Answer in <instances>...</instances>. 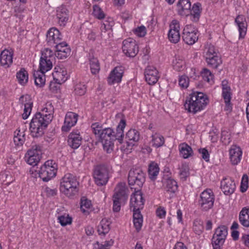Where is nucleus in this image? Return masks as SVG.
Segmentation results:
<instances>
[{
    "label": "nucleus",
    "mask_w": 249,
    "mask_h": 249,
    "mask_svg": "<svg viewBox=\"0 0 249 249\" xmlns=\"http://www.w3.org/2000/svg\"><path fill=\"white\" fill-rule=\"evenodd\" d=\"M126 126L125 120H121L114 131L110 127L104 128L98 136L102 142L104 150L107 153H111L114 148L113 141L117 140L120 143H122L124 137V128Z\"/></svg>",
    "instance_id": "f257e3e1"
},
{
    "label": "nucleus",
    "mask_w": 249,
    "mask_h": 249,
    "mask_svg": "<svg viewBox=\"0 0 249 249\" xmlns=\"http://www.w3.org/2000/svg\"><path fill=\"white\" fill-rule=\"evenodd\" d=\"M209 102V100L206 94L196 91L189 94L184 107L189 112L196 114L204 109Z\"/></svg>",
    "instance_id": "f03ea898"
},
{
    "label": "nucleus",
    "mask_w": 249,
    "mask_h": 249,
    "mask_svg": "<svg viewBox=\"0 0 249 249\" xmlns=\"http://www.w3.org/2000/svg\"><path fill=\"white\" fill-rule=\"evenodd\" d=\"M78 185L76 177L67 173L61 179L60 190L67 197H71L78 192Z\"/></svg>",
    "instance_id": "7ed1b4c3"
},
{
    "label": "nucleus",
    "mask_w": 249,
    "mask_h": 249,
    "mask_svg": "<svg viewBox=\"0 0 249 249\" xmlns=\"http://www.w3.org/2000/svg\"><path fill=\"white\" fill-rule=\"evenodd\" d=\"M50 123L41 114L38 112L36 113L30 124L31 135L34 138L42 136L44 134V129Z\"/></svg>",
    "instance_id": "20e7f679"
},
{
    "label": "nucleus",
    "mask_w": 249,
    "mask_h": 249,
    "mask_svg": "<svg viewBox=\"0 0 249 249\" xmlns=\"http://www.w3.org/2000/svg\"><path fill=\"white\" fill-rule=\"evenodd\" d=\"M57 170L56 162L53 160H48L40 167L37 174L43 181L48 182L56 176Z\"/></svg>",
    "instance_id": "39448f33"
},
{
    "label": "nucleus",
    "mask_w": 249,
    "mask_h": 249,
    "mask_svg": "<svg viewBox=\"0 0 249 249\" xmlns=\"http://www.w3.org/2000/svg\"><path fill=\"white\" fill-rule=\"evenodd\" d=\"M215 200V196L211 189H206L200 195L198 205L203 212H207L212 209Z\"/></svg>",
    "instance_id": "423d86ee"
},
{
    "label": "nucleus",
    "mask_w": 249,
    "mask_h": 249,
    "mask_svg": "<svg viewBox=\"0 0 249 249\" xmlns=\"http://www.w3.org/2000/svg\"><path fill=\"white\" fill-rule=\"evenodd\" d=\"M54 59L53 52L49 48H45L41 52L39 60V71L47 72L53 68V61Z\"/></svg>",
    "instance_id": "0eeeda50"
},
{
    "label": "nucleus",
    "mask_w": 249,
    "mask_h": 249,
    "mask_svg": "<svg viewBox=\"0 0 249 249\" xmlns=\"http://www.w3.org/2000/svg\"><path fill=\"white\" fill-rule=\"evenodd\" d=\"M128 182L130 186H137L135 189H139L142 186L145 182V174L141 169H131L129 172Z\"/></svg>",
    "instance_id": "6e6552de"
},
{
    "label": "nucleus",
    "mask_w": 249,
    "mask_h": 249,
    "mask_svg": "<svg viewBox=\"0 0 249 249\" xmlns=\"http://www.w3.org/2000/svg\"><path fill=\"white\" fill-rule=\"evenodd\" d=\"M228 235V228L221 225L215 230L212 238V245L213 249H221Z\"/></svg>",
    "instance_id": "1a4fd4ad"
},
{
    "label": "nucleus",
    "mask_w": 249,
    "mask_h": 249,
    "mask_svg": "<svg viewBox=\"0 0 249 249\" xmlns=\"http://www.w3.org/2000/svg\"><path fill=\"white\" fill-rule=\"evenodd\" d=\"M182 37L186 44L193 45L198 39L197 31L193 25H187L183 30Z\"/></svg>",
    "instance_id": "9d476101"
},
{
    "label": "nucleus",
    "mask_w": 249,
    "mask_h": 249,
    "mask_svg": "<svg viewBox=\"0 0 249 249\" xmlns=\"http://www.w3.org/2000/svg\"><path fill=\"white\" fill-rule=\"evenodd\" d=\"M122 50L126 56L135 57L139 52V47L136 41L132 38H128L123 41Z\"/></svg>",
    "instance_id": "9b49d317"
},
{
    "label": "nucleus",
    "mask_w": 249,
    "mask_h": 249,
    "mask_svg": "<svg viewBox=\"0 0 249 249\" xmlns=\"http://www.w3.org/2000/svg\"><path fill=\"white\" fill-rule=\"evenodd\" d=\"M93 177L97 185L103 186L106 184L108 180L107 168L103 165L97 166L94 170Z\"/></svg>",
    "instance_id": "f8f14e48"
},
{
    "label": "nucleus",
    "mask_w": 249,
    "mask_h": 249,
    "mask_svg": "<svg viewBox=\"0 0 249 249\" xmlns=\"http://www.w3.org/2000/svg\"><path fill=\"white\" fill-rule=\"evenodd\" d=\"M41 154V151L40 147L38 145L33 146L31 149L27 151L25 155V160L28 164L34 166L36 165L39 161Z\"/></svg>",
    "instance_id": "ddd939ff"
},
{
    "label": "nucleus",
    "mask_w": 249,
    "mask_h": 249,
    "mask_svg": "<svg viewBox=\"0 0 249 249\" xmlns=\"http://www.w3.org/2000/svg\"><path fill=\"white\" fill-rule=\"evenodd\" d=\"M63 36L60 31L55 27L50 28L46 34V41L48 45L55 46L62 41Z\"/></svg>",
    "instance_id": "4468645a"
},
{
    "label": "nucleus",
    "mask_w": 249,
    "mask_h": 249,
    "mask_svg": "<svg viewBox=\"0 0 249 249\" xmlns=\"http://www.w3.org/2000/svg\"><path fill=\"white\" fill-rule=\"evenodd\" d=\"M144 201L141 190L135 191L132 194L130 198V206L132 211H140L143 207Z\"/></svg>",
    "instance_id": "2eb2a0df"
},
{
    "label": "nucleus",
    "mask_w": 249,
    "mask_h": 249,
    "mask_svg": "<svg viewBox=\"0 0 249 249\" xmlns=\"http://www.w3.org/2000/svg\"><path fill=\"white\" fill-rule=\"evenodd\" d=\"M78 115L72 112H68L65 117L64 124L61 127L63 132H68L74 126L78 120Z\"/></svg>",
    "instance_id": "dca6fc26"
},
{
    "label": "nucleus",
    "mask_w": 249,
    "mask_h": 249,
    "mask_svg": "<svg viewBox=\"0 0 249 249\" xmlns=\"http://www.w3.org/2000/svg\"><path fill=\"white\" fill-rule=\"evenodd\" d=\"M124 72L122 67H116L110 72L107 78V83L110 85H114L115 83H119L122 81V78Z\"/></svg>",
    "instance_id": "f3484780"
},
{
    "label": "nucleus",
    "mask_w": 249,
    "mask_h": 249,
    "mask_svg": "<svg viewBox=\"0 0 249 249\" xmlns=\"http://www.w3.org/2000/svg\"><path fill=\"white\" fill-rule=\"evenodd\" d=\"M54 47L56 49L55 55L58 59L66 58L71 54V49L66 42L63 41L57 45H55Z\"/></svg>",
    "instance_id": "a211bd4d"
},
{
    "label": "nucleus",
    "mask_w": 249,
    "mask_h": 249,
    "mask_svg": "<svg viewBox=\"0 0 249 249\" xmlns=\"http://www.w3.org/2000/svg\"><path fill=\"white\" fill-rule=\"evenodd\" d=\"M19 103L24 106L22 116V118L25 120L28 118L31 114L33 107V102L31 101L30 96L28 95H22L19 98Z\"/></svg>",
    "instance_id": "6ab92c4d"
},
{
    "label": "nucleus",
    "mask_w": 249,
    "mask_h": 249,
    "mask_svg": "<svg viewBox=\"0 0 249 249\" xmlns=\"http://www.w3.org/2000/svg\"><path fill=\"white\" fill-rule=\"evenodd\" d=\"M235 183L231 178L225 177L221 181V189L225 195H231L235 191Z\"/></svg>",
    "instance_id": "aec40b11"
},
{
    "label": "nucleus",
    "mask_w": 249,
    "mask_h": 249,
    "mask_svg": "<svg viewBox=\"0 0 249 249\" xmlns=\"http://www.w3.org/2000/svg\"><path fill=\"white\" fill-rule=\"evenodd\" d=\"M82 137L78 130H73L68 136V145L73 149L78 148L81 144Z\"/></svg>",
    "instance_id": "412c9836"
},
{
    "label": "nucleus",
    "mask_w": 249,
    "mask_h": 249,
    "mask_svg": "<svg viewBox=\"0 0 249 249\" xmlns=\"http://www.w3.org/2000/svg\"><path fill=\"white\" fill-rule=\"evenodd\" d=\"M145 78L149 85L155 84L159 78V72L153 66H148L144 71Z\"/></svg>",
    "instance_id": "4be33fe9"
},
{
    "label": "nucleus",
    "mask_w": 249,
    "mask_h": 249,
    "mask_svg": "<svg viewBox=\"0 0 249 249\" xmlns=\"http://www.w3.org/2000/svg\"><path fill=\"white\" fill-rule=\"evenodd\" d=\"M162 182L164 190L168 193L173 195L178 191V185L177 182L171 178H163Z\"/></svg>",
    "instance_id": "5701e85b"
},
{
    "label": "nucleus",
    "mask_w": 249,
    "mask_h": 249,
    "mask_svg": "<svg viewBox=\"0 0 249 249\" xmlns=\"http://www.w3.org/2000/svg\"><path fill=\"white\" fill-rule=\"evenodd\" d=\"M13 52L5 49L0 54V64L5 68H9L13 63Z\"/></svg>",
    "instance_id": "b1692460"
},
{
    "label": "nucleus",
    "mask_w": 249,
    "mask_h": 249,
    "mask_svg": "<svg viewBox=\"0 0 249 249\" xmlns=\"http://www.w3.org/2000/svg\"><path fill=\"white\" fill-rule=\"evenodd\" d=\"M229 154L231 163L233 165H237L241 160L242 151L239 146L232 145L229 150Z\"/></svg>",
    "instance_id": "393cba45"
},
{
    "label": "nucleus",
    "mask_w": 249,
    "mask_h": 249,
    "mask_svg": "<svg viewBox=\"0 0 249 249\" xmlns=\"http://www.w3.org/2000/svg\"><path fill=\"white\" fill-rule=\"evenodd\" d=\"M235 22L238 26L239 37L244 38L246 35L248 27L245 17L243 15L237 16L235 18Z\"/></svg>",
    "instance_id": "a878e982"
},
{
    "label": "nucleus",
    "mask_w": 249,
    "mask_h": 249,
    "mask_svg": "<svg viewBox=\"0 0 249 249\" xmlns=\"http://www.w3.org/2000/svg\"><path fill=\"white\" fill-rule=\"evenodd\" d=\"M127 190L125 183L120 182L115 187V193L113 197L119 198L122 201H126L128 198V195L126 193Z\"/></svg>",
    "instance_id": "bb28decb"
},
{
    "label": "nucleus",
    "mask_w": 249,
    "mask_h": 249,
    "mask_svg": "<svg viewBox=\"0 0 249 249\" xmlns=\"http://www.w3.org/2000/svg\"><path fill=\"white\" fill-rule=\"evenodd\" d=\"M56 17L60 26L65 25L69 18V11L65 6L61 5L57 7Z\"/></svg>",
    "instance_id": "cd10ccee"
},
{
    "label": "nucleus",
    "mask_w": 249,
    "mask_h": 249,
    "mask_svg": "<svg viewBox=\"0 0 249 249\" xmlns=\"http://www.w3.org/2000/svg\"><path fill=\"white\" fill-rule=\"evenodd\" d=\"M126 143L128 146H133L140 139V133L134 129H130L125 135Z\"/></svg>",
    "instance_id": "c85d7f7f"
},
{
    "label": "nucleus",
    "mask_w": 249,
    "mask_h": 249,
    "mask_svg": "<svg viewBox=\"0 0 249 249\" xmlns=\"http://www.w3.org/2000/svg\"><path fill=\"white\" fill-rule=\"evenodd\" d=\"M52 75L54 81L58 84H60L67 79L66 71L59 67L54 68Z\"/></svg>",
    "instance_id": "c756f323"
},
{
    "label": "nucleus",
    "mask_w": 249,
    "mask_h": 249,
    "mask_svg": "<svg viewBox=\"0 0 249 249\" xmlns=\"http://www.w3.org/2000/svg\"><path fill=\"white\" fill-rule=\"evenodd\" d=\"M38 113L44 117L48 122H51L53 118L54 107L52 103L48 102L45 105L41 112Z\"/></svg>",
    "instance_id": "7c9ffc66"
},
{
    "label": "nucleus",
    "mask_w": 249,
    "mask_h": 249,
    "mask_svg": "<svg viewBox=\"0 0 249 249\" xmlns=\"http://www.w3.org/2000/svg\"><path fill=\"white\" fill-rule=\"evenodd\" d=\"M239 221L245 228H249V207H243L239 214Z\"/></svg>",
    "instance_id": "2f4dec72"
},
{
    "label": "nucleus",
    "mask_w": 249,
    "mask_h": 249,
    "mask_svg": "<svg viewBox=\"0 0 249 249\" xmlns=\"http://www.w3.org/2000/svg\"><path fill=\"white\" fill-rule=\"evenodd\" d=\"M111 221L107 218H103L98 226L97 231L100 235H105L110 230Z\"/></svg>",
    "instance_id": "473e14b6"
},
{
    "label": "nucleus",
    "mask_w": 249,
    "mask_h": 249,
    "mask_svg": "<svg viewBox=\"0 0 249 249\" xmlns=\"http://www.w3.org/2000/svg\"><path fill=\"white\" fill-rule=\"evenodd\" d=\"M178 149L180 156L183 159H188L193 155L192 147L185 142L180 144L178 145Z\"/></svg>",
    "instance_id": "72a5a7b5"
},
{
    "label": "nucleus",
    "mask_w": 249,
    "mask_h": 249,
    "mask_svg": "<svg viewBox=\"0 0 249 249\" xmlns=\"http://www.w3.org/2000/svg\"><path fill=\"white\" fill-rule=\"evenodd\" d=\"M177 6L180 15L187 16L190 13L191 4L189 0H179Z\"/></svg>",
    "instance_id": "f704fd0d"
},
{
    "label": "nucleus",
    "mask_w": 249,
    "mask_h": 249,
    "mask_svg": "<svg viewBox=\"0 0 249 249\" xmlns=\"http://www.w3.org/2000/svg\"><path fill=\"white\" fill-rule=\"evenodd\" d=\"M151 143L152 146L156 148L162 146L165 140L163 136L160 134L156 132H153L151 135Z\"/></svg>",
    "instance_id": "c9c22d12"
},
{
    "label": "nucleus",
    "mask_w": 249,
    "mask_h": 249,
    "mask_svg": "<svg viewBox=\"0 0 249 249\" xmlns=\"http://www.w3.org/2000/svg\"><path fill=\"white\" fill-rule=\"evenodd\" d=\"M133 221L134 226L137 231L139 232L142 227L143 223V216L140 211L133 212Z\"/></svg>",
    "instance_id": "e433bc0d"
},
{
    "label": "nucleus",
    "mask_w": 249,
    "mask_h": 249,
    "mask_svg": "<svg viewBox=\"0 0 249 249\" xmlns=\"http://www.w3.org/2000/svg\"><path fill=\"white\" fill-rule=\"evenodd\" d=\"M45 73V72L39 70L34 71L33 76L35 83L37 86L42 87L45 85L46 81Z\"/></svg>",
    "instance_id": "4c0bfd02"
},
{
    "label": "nucleus",
    "mask_w": 249,
    "mask_h": 249,
    "mask_svg": "<svg viewBox=\"0 0 249 249\" xmlns=\"http://www.w3.org/2000/svg\"><path fill=\"white\" fill-rule=\"evenodd\" d=\"M207 65L213 69H216L222 63L219 53L205 58Z\"/></svg>",
    "instance_id": "58836bf2"
},
{
    "label": "nucleus",
    "mask_w": 249,
    "mask_h": 249,
    "mask_svg": "<svg viewBox=\"0 0 249 249\" xmlns=\"http://www.w3.org/2000/svg\"><path fill=\"white\" fill-rule=\"evenodd\" d=\"M160 168L158 165L154 162H151L148 166V174L149 178L155 180L157 178V177L159 173Z\"/></svg>",
    "instance_id": "ea45409f"
},
{
    "label": "nucleus",
    "mask_w": 249,
    "mask_h": 249,
    "mask_svg": "<svg viewBox=\"0 0 249 249\" xmlns=\"http://www.w3.org/2000/svg\"><path fill=\"white\" fill-rule=\"evenodd\" d=\"M16 77L18 82L21 85H24L28 82V73L24 68H21L17 72Z\"/></svg>",
    "instance_id": "a19ab883"
},
{
    "label": "nucleus",
    "mask_w": 249,
    "mask_h": 249,
    "mask_svg": "<svg viewBox=\"0 0 249 249\" xmlns=\"http://www.w3.org/2000/svg\"><path fill=\"white\" fill-rule=\"evenodd\" d=\"M200 6L199 3H195L193 5L192 10H190V13L193 21L197 22L199 19L201 13Z\"/></svg>",
    "instance_id": "79ce46f5"
},
{
    "label": "nucleus",
    "mask_w": 249,
    "mask_h": 249,
    "mask_svg": "<svg viewBox=\"0 0 249 249\" xmlns=\"http://www.w3.org/2000/svg\"><path fill=\"white\" fill-rule=\"evenodd\" d=\"M218 53V50L211 43H207L205 46L204 50V57L205 58L216 55Z\"/></svg>",
    "instance_id": "37998d69"
},
{
    "label": "nucleus",
    "mask_w": 249,
    "mask_h": 249,
    "mask_svg": "<svg viewBox=\"0 0 249 249\" xmlns=\"http://www.w3.org/2000/svg\"><path fill=\"white\" fill-rule=\"evenodd\" d=\"M14 134L13 141L15 144L18 146L22 145L25 140L24 133L20 132L19 130H17Z\"/></svg>",
    "instance_id": "c03bdc74"
},
{
    "label": "nucleus",
    "mask_w": 249,
    "mask_h": 249,
    "mask_svg": "<svg viewBox=\"0 0 249 249\" xmlns=\"http://www.w3.org/2000/svg\"><path fill=\"white\" fill-rule=\"evenodd\" d=\"M89 64L91 73L93 74L98 73L100 70V67L97 58L93 56L90 57Z\"/></svg>",
    "instance_id": "a18cd8bd"
},
{
    "label": "nucleus",
    "mask_w": 249,
    "mask_h": 249,
    "mask_svg": "<svg viewBox=\"0 0 249 249\" xmlns=\"http://www.w3.org/2000/svg\"><path fill=\"white\" fill-rule=\"evenodd\" d=\"M87 87L84 83L79 82L74 86V94L78 96H83L87 92Z\"/></svg>",
    "instance_id": "49530a36"
},
{
    "label": "nucleus",
    "mask_w": 249,
    "mask_h": 249,
    "mask_svg": "<svg viewBox=\"0 0 249 249\" xmlns=\"http://www.w3.org/2000/svg\"><path fill=\"white\" fill-rule=\"evenodd\" d=\"M185 61L179 56H176L173 61V68L177 71L183 70L185 67Z\"/></svg>",
    "instance_id": "de8ad7c7"
},
{
    "label": "nucleus",
    "mask_w": 249,
    "mask_h": 249,
    "mask_svg": "<svg viewBox=\"0 0 249 249\" xmlns=\"http://www.w3.org/2000/svg\"><path fill=\"white\" fill-rule=\"evenodd\" d=\"M201 75L204 81L210 83L211 84L213 83L214 76L208 69H203L201 72Z\"/></svg>",
    "instance_id": "09e8293b"
},
{
    "label": "nucleus",
    "mask_w": 249,
    "mask_h": 249,
    "mask_svg": "<svg viewBox=\"0 0 249 249\" xmlns=\"http://www.w3.org/2000/svg\"><path fill=\"white\" fill-rule=\"evenodd\" d=\"M114 25V21L111 18H107L103 21L101 26V30L102 32H106L107 31L111 29Z\"/></svg>",
    "instance_id": "8fccbe9b"
},
{
    "label": "nucleus",
    "mask_w": 249,
    "mask_h": 249,
    "mask_svg": "<svg viewBox=\"0 0 249 249\" xmlns=\"http://www.w3.org/2000/svg\"><path fill=\"white\" fill-rule=\"evenodd\" d=\"M179 169L180 178L183 180H185L190 174L189 166L186 164H182Z\"/></svg>",
    "instance_id": "3c124183"
},
{
    "label": "nucleus",
    "mask_w": 249,
    "mask_h": 249,
    "mask_svg": "<svg viewBox=\"0 0 249 249\" xmlns=\"http://www.w3.org/2000/svg\"><path fill=\"white\" fill-rule=\"evenodd\" d=\"M93 15L98 19H102L105 18V14L102 9L97 5L93 6Z\"/></svg>",
    "instance_id": "603ef678"
},
{
    "label": "nucleus",
    "mask_w": 249,
    "mask_h": 249,
    "mask_svg": "<svg viewBox=\"0 0 249 249\" xmlns=\"http://www.w3.org/2000/svg\"><path fill=\"white\" fill-rule=\"evenodd\" d=\"M168 38L171 43H177L179 41L180 38L179 32L169 31Z\"/></svg>",
    "instance_id": "864d4df0"
},
{
    "label": "nucleus",
    "mask_w": 249,
    "mask_h": 249,
    "mask_svg": "<svg viewBox=\"0 0 249 249\" xmlns=\"http://www.w3.org/2000/svg\"><path fill=\"white\" fill-rule=\"evenodd\" d=\"M58 220L61 226H65L71 223L72 218L68 214H64L58 216Z\"/></svg>",
    "instance_id": "5fc2aeb1"
},
{
    "label": "nucleus",
    "mask_w": 249,
    "mask_h": 249,
    "mask_svg": "<svg viewBox=\"0 0 249 249\" xmlns=\"http://www.w3.org/2000/svg\"><path fill=\"white\" fill-rule=\"evenodd\" d=\"M113 211L114 212H118L121 209V205H124L126 201H122L120 198L113 197Z\"/></svg>",
    "instance_id": "6e6d98bb"
},
{
    "label": "nucleus",
    "mask_w": 249,
    "mask_h": 249,
    "mask_svg": "<svg viewBox=\"0 0 249 249\" xmlns=\"http://www.w3.org/2000/svg\"><path fill=\"white\" fill-rule=\"evenodd\" d=\"M91 205V201L86 199H82L81 201V205L80 209L84 213H86L87 212V209H89L90 208Z\"/></svg>",
    "instance_id": "4d7b16f0"
},
{
    "label": "nucleus",
    "mask_w": 249,
    "mask_h": 249,
    "mask_svg": "<svg viewBox=\"0 0 249 249\" xmlns=\"http://www.w3.org/2000/svg\"><path fill=\"white\" fill-rule=\"evenodd\" d=\"M193 229L196 234L200 235L203 231V226L198 221L194 222Z\"/></svg>",
    "instance_id": "13d9d810"
},
{
    "label": "nucleus",
    "mask_w": 249,
    "mask_h": 249,
    "mask_svg": "<svg viewBox=\"0 0 249 249\" xmlns=\"http://www.w3.org/2000/svg\"><path fill=\"white\" fill-rule=\"evenodd\" d=\"M189 80L186 75H182L178 79V84L182 88H187L189 86Z\"/></svg>",
    "instance_id": "bf43d9fd"
},
{
    "label": "nucleus",
    "mask_w": 249,
    "mask_h": 249,
    "mask_svg": "<svg viewBox=\"0 0 249 249\" xmlns=\"http://www.w3.org/2000/svg\"><path fill=\"white\" fill-rule=\"evenodd\" d=\"M169 31L179 32L180 24L179 21L175 19H173L169 25Z\"/></svg>",
    "instance_id": "052dcab7"
},
{
    "label": "nucleus",
    "mask_w": 249,
    "mask_h": 249,
    "mask_svg": "<svg viewBox=\"0 0 249 249\" xmlns=\"http://www.w3.org/2000/svg\"><path fill=\"white\" fill-rule=\"evenodd\" d=\"M248 188V177L246 175H244L242 177L241 185L240 191L242 193L245 192Z\"/></svg>",
    "instance_id": "680f3d73"
},
{
    "label": "nucleus",
    "mask_w": 249,
    "mask_h": 249,
    "mask_svg": "<svg viewBox=\"0 0 249 249\" xmlns=\"http://www.w3.org/2000/svg\"><path fill=\"white\" fill-rule=\"evenodd\" d=\"M91 128L93 133L98 137L101 131L104 128H102V125L99 123H95L92 124Z\"/></svg>",
    "instance_id": "e2e57ef3"
},
{
    "label": "nucleus",
    "mask_w": 249,
    "mask_h": 249,
    "mask_svg": "<svg viewBox=\"0 0 249 249\" xmlns=\"http://www.w3.org/2000/svg\"><path fill=\"white\" fill-rule=\"evenodd\" d=\"M114 241L110 239L109 241H106L103 244H99L97 243L98 246L97 249H110V247L113 245Z\"/></svg>",
    "instance_id": "0e129e2a"
},
{
    "label": "nucleus",
    "mask_w": 249,
    "mask_h": 249,
    "mask_svg": "<svg viewBox=\"0 0 249 249\" xmlns=\"http://www.w3.org/2000/svg\"><path fill=\"white\" fill-rule=\"evenodd\" d=\"M135 34L140 36L143 37L146 34V29L144 26H141L136 28L134 30Z\"/></svg>",
    "instance_id": "69168bd1"
},
{
    "label": "nucleus",
    "mask_w": 249,
    "mask_h": 249,
    "mask_svg": "<svg viewBox=\"0 0 249 249\" xmlns=\"http://www.w3.org/2000/svg\"><path fill=\"white\" fill-rule=\"evenodd\" d=\"M198 151L203 159L207 162L209 161L210 154L206 148H200L198 150Z\"/></svg>",
    "instance_id": "338daca9"
},
{
    "label": "nucleus",
    "mask_w": 249,
    "mask_h": 249,
    "mask_svg": "<svg viewBox=\"0 0 249 249\" xmlns=\"http://www.w3.org/2000/svg\"><path fill=\"white\" fill-rule=\"evenodd\" d=\"M222 95L224 101L227 100L228 102L229 100H231V89H223Z\"/></svg>",
    "instance_id": "774afa93"
}]
</instances>
